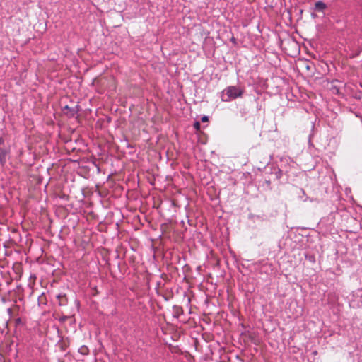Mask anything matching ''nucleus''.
Segmentation results:
<instances>
[{
	"label": "nucleus",
	"mask_w": 362,
	"mask_h": 362,
	"mask_svg": "<svg viewBox=\"0 0 362 362\" xmlns=\"http://www.w3.org/2000/svg\"><path fill=\"white\" fill-rule=\"evenodd\" d=\"M244 93V88L238 86H230L226 87L221 94V100L224 102H229L238 98H241Z\"/></svg>",
	"instance_id": "nucleus-1"
},
{
	"label": "nucleus",
	"mask_w": 362,
	"mask_h": 362,
	"mask_svg": "<svg viewBox=\"0 0 362 362\" xmlns=\"http://www.w3.org/2000/svg\"><path fill=\"white\" fill-rule=\"evenodd\" d=\"M9 150L5 146L4 139L0 136V163L4 165L6 163V156L8 154Z\"/></svg>",
	"instance_id": "nucleus-2"
},
{
	"label": "nucleus",
	"mask_w": 362,
	"mask_h": 362,
	"mask_svg": "<svg viewBox=\"0 0 362 362\" xmlns=\"http://www.w3.org/2000/svg\"><path fill=\"white\" fill-rule=\"evenodd\" d=\"M327 8V4L322 1H317L315 3L314 10L317 12L323 13Z\"/></svg>",
	"instance_id": "nucleus-3"
},
{
	"label": "nucleus",
	"mask_w": 362,
	"mask_h": 362,
	"mask_svg": "<svg viewBox=\"0 0 362 362\" xmlns=\"http://www.w3.org/2000/svg\"><path fill=\"white\" fill-rule=\"evenodd\" d=\"M58 300V304L59 306L66 305L68 303V298L66 294H58L57 296Z\"/></svg>",
	"instance_id": "nucleus-4"
},
{
	"label": "nucleus",
	"mask_w": 362,
	"mask_h": 362,
	"mask_svg": "<svg viewBox=\"0 0 362 362\" xmlns=\"http://www.w3.org/2000/svg\"><path fill=\"white\" fill-rule=\"evenodd\" d=\"M274 173L276 180L281 179L283 175L282 170L278 168H274Z\"/></svg>",
	"instance_id": "nucleus-5"
},
{
	"label": "nucleus",
	"mask_w": 362,
	"mask_h": 362,
	"mask_svg": "<svg viewBox=\"0 0 362 362\" xmlns=\"http://www.w3.org/2000/svg\"><path fill=\"white\" fill-rule=\"evenodd\" d=\"M78 352L83 355V356H86V355H88L89 354V349L88 348L83 345V346H81L79 349H78Z\"/></svg>",
	"instance_id": "nucleus-6"
},
{
	"label": "nucleus",
	"mask_w": 362,
	"mask_h": 362,
	"mask_svg": "<svg viewBox=\"0 0 362 362\" xmlns=\"http://www.w3.org/2000/svg\"><path fill=\"white\" fill-rule=\"evenodd\" d=\"M305 259L307 260H308L310 262H311V263L315 262V257L314 255L305 254Z\"/></svg>",
	"instance_id": "nucleus-7"
},
{
	"label": "nucleus",
	"mask_w": 362,
	"mask_h": 362,
	"mask_svg": "<svg viewBox=\"0 0 362 362\" xmlns=\"http://www.w3.org/2000/svg\"><path fill=\"white\" fill-rule=\"evenodd\" d=\"M64 110H67L70 112V116L74 117V115L76 113V111L74 108L69 107L68 105H66L64 108Z\"/></svg>",
	"instance_id": "nucleus-8"
},
{
	"label": "nucleus",
	"mask_w": 362,
	"mask_h": 362,
	"mask_svg": "<svg viewBox=\"0 0 362 362\" xmlns=\"http://www.w3.org/2000/svg\"><path fill=\"white\" fill-rule=\"evenodd\" d=\"M193 127L197 131H199L201 128V124L199 121H196L194 122Z\"/></svg>",
	"instance_id": "nucleus-9"
},
{
	"label": "nucleus",
	"mask_w": 362,
	"mask_h": 362,
	"mask_svg": "<svg viewBox=\"0 0 362 362\" xmlns=\"http://www.w3.org/2000/svg\"><path fill=\"white\" fill-rule=\"evenodd\" d=\"M201 121L202 122H206L209 121V117L208 116H206V115H204L202 118H201Z\"/></svg>",
	"instance_id": "nucleus-10"
},
{
	"label": "nucleus",
	"mask_w": 362,
	"mask_h": 362,
	"mask_svg": "<svg viewBox=\"0 0 362 362\" xmlns=\"http://www.w3.org/2000/svg\"><path fill=\"white\" fill-rule=\"evenodd\" d=\"M265 183L267 184V186H270L271 185V180L269 179V180H267L265 179Z\"/></svg>",
	"instance_id": "nucleus-11"
},
{
	"label": "nucleus",
	"mask_w": 362,
	"mask_h": 362,
	"mask_svg": "<svg viewBox=\"0 0 362 362\" xmlns=\"http://www.w3.org/2000/svg\"><path fill=\"white\" fill-rule=\"evenodd\" d=\"M68 317H67V316H64V317H62L61 318V321L64 322V321H65Z\"/></svg>",
	"instance_id": "nucleus-12"
},
{
	"label": "nucleus",
	"mask_w": 362,
	"mask_h": 362,
	"mask_svg": "<svg viewBox=\"0 0 362 362\" xmlns=\"http://www.w3.org/2000/svg\"><path fill=\"white\" fill-rule=\"evenodd\" d=\"M300 191L303 194H305V191H304L303 189H300Z\"/></svg>",
	"instance_id": "nucleus-13"
}]
</instances>
